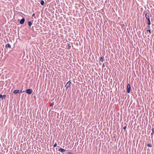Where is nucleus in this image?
<instances>
[{
  "label": "nucleus",
  "mask_w": 154,
  "mask_h": 154,
  "mask_svg": "<svg viewBox=\"0 0 154 154\" xmlns=\"http://www.w3.org/2000/svg\"><path fill=\"white\" fill-rule=\"evenodd\" d=\"M34 15H35V14H32V16H34Z\"/></svg>",
  "instance_id": "nucleus-25"
},
{
  "label": "nucleus",
  "mask_w": 154,
  "mask_h": 154,
  "mask_svg": "<svg viewBox=\"0 0 154 154\" xmlns=\"http://www.w3.org/2000/svg\"><path fill=\"white\" fill-rule=\"evenodd\" d=\"M71 82L70 81H69L68 82L66 85H65V87H66V89H67L71 85Z\"/></svg>",
  "instance_id": "nucleus-3"
},
{
  "label": "nucleus",
  "mask_w": 154,
  "mask_h": 154,
  "mask_svg": "<svg viewBox=\"0 0 154 154\" xmlns=\"http://www.w3.org/2000/svg\"><path fill=\"white\" fill-rule=\"evenodd\" d=\"M2 97V95L1 94H0V98Z\"/></svg>",
  "instance_id": "nucleus-24"
},
{
  "label": "nucleus",
  "mask_w": 154,
  "mask_h": 154,
  "mask_svg": "<svg viewBox=\"0 0 154 154\" xmlns=\"http://www.w3.org/2000/svg\"><path fill=\"white\" fill-rule=\"evenodd\" d=\"M24 92V91H22V90H21V91H20V93H22L23 92Z\"/></svg>",
  "instance_id": "nucleus-21"
},
{
  "label": "nucleus",
  "mask_w": 154,
  "mask_h": 154,
  "mask_svg": "<svg viewBox=\"0 0 154 154\" xmlns=\"http://www.w3.org/2000/svg\"><path fill=\"white\" fill-rule=\"evenodd\" d=\"M28 24L29 26L30 27L32 25V23L30 21H29L28 23Z\"/></svg>",
  "instance_id": "nucleus-12"
},
{
  "label": "nucleus",
  "mask_w": 154,
  "mask_h": 154,
  "mask_svg": "<svg viewBox=\"0 0 154 154\" xmlns=\"http://www.w3.org/2000/svg\"><path fill=\"white\" fill-rule=\"evenodd\" d=\"M145 17L147 20V24L148 25H150L151 24V22L149 15Z\"/></svg>",
  "instance_id": "nucleus-2"
},
{
  "label": "nucleus",
  "mask_w": 154,
  "mask_h": 154,
  "mask_svg": "<svg viewBox=\"0 0 154 154\" xmlns=\"http://www.w3.org/2000/svg\"><path fill=\"white\" fill-rule=\"evenodd\" d=\"M57 143H56L54 144V147H55L57 146Z\"/></svg>",
  "instance_id": "nucleus-18"
},
{
  "label": "nucleus",
  "mask_w": 154,
  "mask_h": 154,
  "mask_svg": "<svg viewBox=\"0 0 154 154\" xmlns=\"http://www.w3.org/2000/svg\"><path fill=\"white\" fill-rule=\"evenodd\" d=\"M131 87L129 84H128L127 87V92L128 93H129L131 91Z\"/></svg>",
  "instance_id": "nucleus-1"
},
{
  "label": "nucleus",
  "mask_w": 154,
  "mask_h": 154,
  "mask_svg": "<svg viewBox=\"0 0 154 154\" xmlns=\"http://www.w3.org/2000/svg\"><path fill=\"white\" fill-rule=\"evenodd\" d=\"M103 66V67H105V64H104V63H103V66Z\"/></svg>",
  "instance_id": "nucleus-23"
},
{
  "label": "nucleus",
  "mask_w": 154,
  "mask_h": 154,
  "mask_svg": "<svg viewBox=\"0 0 154 154\" xmlns=\"http://www.w3.org/2000/svg\"><path fill=\"white\" fill-rule=\"evenodd\" d=\"M32 91L31 89H28L26 90V93L29 94H32Z\"/></svg>",
  "instance_id": "nucleus-4"
},
{
  "label": "nucleus",
  "mask_w": 154,
  "mask_h": 154,
  "mask_svg": "<svg viewBox=\"0 0 154 154\" xmlns=\"http://www.w3.org/2000/svg\"><path fill=\"white\" fill-rule=\"evenodd\" d=\"M54 105V102H53L52 103H51L50 105V107H51V106H52L53 107V105Z\"/></svg>",
  "instance_id": "nucleus-15"
},
{
  "label": "nucleus",
  "mask_w": 154,
  "mask_h": 154,
  "mask_svg": "<svg viewBox=\"0 0 154 154\" xmlns=\"http://www.w3.org/2000/svg\"><path fill=\"white\" fill-rule=\"evenodd\" d=\"M40 3L41 5L42 6L44 4V2L43 0H41Z\"/></svg>",
  "instance_id": "nucleus-9"
},
{
  "label": "nucleus",
  "mask_w": 154,
  "mask_h": 154,
  "mask_svg": "<svg viewBox=\"0 0 154 154\" xmlns=\"http://www.w3.org/2000/svg\"><path fill=\"white\" fill-rule=\"evenodd\" d=\"M6 47L7 48H11V45L9 43H8L6 45Z\"/></svg>",
  "instance_id": "nucleus-10"
},
{
  "label": "nucleus",
  "mask_w": 154,
  "mask_h": 154,
  "mask_svg": "<svg viewBox=\"0 0 154 154\" xmlns=\"http://www.w3.org/2000/svg\"><path fill=\"white\" fill-rule=\"evenodd\" d=\"M14 93L16 94L17 93H20V90H16L14 91L13 92Z\"/></svg>",
  "instance_id": "nucleus-7"
},
{
  "label": "nucleus",
  "mask_w": 154,
  "mask_h": 154,
  "mask_svg": "<svg viewBox=\"0 0 154 154\" xmlns=\"http://www.w3.org/2000/svg\"><path fill=\"white\" fill-rule=\"evenodd\" d=\"M66 150L63 149H62L61 148H60V149H58V151L61 152H65Z\"/></svg>",
  "instance_id": "nucleus-6"
},
{
  "label": "nucleus",
  "mask_w": 154,
  "mask_h": 154,
  "mask_svg": "<svg viewBox=\"0 0 154 154\" xmlns=\"http://www.w3.org/2000/svg\"><path fill=\"white\" fill-rule=\"evenodd\" d=\"M72 153L70 152H68L67 153V154H72Z\"/></svg>",
  "instance_id": "nucleus-19"
},
{
  "label": "nucleus",
  "mask_w": 154,
  "mask_h": 154,
  "mask_svg": "<svg viewBox=\"0 0 154 154\" xmlns=\"http://www.w3.org/2000/svg\"><path fill=\"white\" fill-rule=\"evenodd\" d=\"M144 13L145 14V17H146L147 16H149V14H148L147 12L146 11H144Z\"/></svg>",
  "instance_id": "nucleus-8"
},
{
  "label": "nucleus",
  "mask_w": 154,
  "mask_h": 154,
  "mask_svg": "<svg viewBox=\"0 0 154 154\" xmlns=\"http://www.w3.org/2000/svg\"><path fill=\"white\" fill-rule=\"evenodd\" d=\"M147 146L149 147H152V145L150 143H149L147 145Z\"/></svg>",
  "instance_id": "nucleus-16"
},
{
  "label": "nucleus",
  "mask_w": 154,
  "mask_h": 154,
  "mask_svg": "<svg viewBox=\"0 0 154 154\" xmlns=\"http://www.w3.org/2000/svg\"><path fill=\"white\" fill-rule=\"evenodd\" d=\"M25 21V19L24 18L22 19L20 21V23L21 24H23L24 23Z\"/></svg>",
  "instance_id": "nucleus-5"
},
{
  "label": "nucleus",
  "mask_w": 154,
  "mask_h": 154,
  "mask_svg": "<svg viewBox=\"0 0 154 154\" xmlns=\"http://www.w3.org/2000/svg\"><path fill=\"white\" fill-rule=\"evenodd\" d=\"M150 25H148L147 26V27L148 28H150Z\"/></svg>",
  "instance_id": "nucleus-22"
},
{
  "label": "nucleus",
  "mask_w": 154,
  "mask_h": 154,
  "mask_svg": "<svg viewBox=\"0 0 154 154\" xmlns=\"http://www.w3.org/2000/svg\"><path fill=\"white\" fill-rule=\"evenodd\" d=\"M147 33L149 32V35L151 34V30L150 29H148L147 30Z\"/></svg>",
  "instance_id": "nucleus-14"
},
{
  "label": "nucleus",
  "mask_w": 154,
  "mask_h": 154,
  "mask_svg": "<svg viewBox=\"0 0 154 154\" xmlns=\"http://www.w3.org/2000/svg\"><path fill=\"white\" fill-rule=\"evenodd\" d=\"M126 128V126H124V127H123V129H125Z\"/></svg>",
  "instance_id": "nucleus-20"
},
{
  "label": "nucleus",
  "mask_w": 154,
  "mask_h": 154,
  "mask_svg": "<svg viewBox=\"0 0 154 154\" xmlns=\"http://www.w3.org/2000/svg\"><path fill=\"white\" fill-rule=\"evenodd\" d=\"M103 59H104V58H103L102 57H100V60L102 62L103 60Z\"/></svg>",
  "instance_id": "nucleus-13"
},
{
  "label": "nucleus",
  "mask_w": 154,
  "mask_h": 154,
  "mask_svg": "<svg viewBox=\"0 0 154 154\" xmlns=\"http://www.w3.org/2000/svg\"><path fill=\"white\" fill-rule=\"evenodd\" d=\"M6 97V95H2V98L3 99V98H5Z\"/></svg>",
  "instance_id": "nucleus-17"
},
{
  "label": "nucleus",
  "mask_w": 154,
  "mask_h": 154,
  "mask_svg": "<svg viewBox=\"0 0 154 154\" xmlns=\"http://www.w3.org/2000/svg\"><path fill=\"white\" fill-rule=\"evenodd\" d=\"M152 133H151V135L153 136V134H154V128H152Z\"/></svg>",
  "instance_id": "nucleus-11"
}]
</instances>
